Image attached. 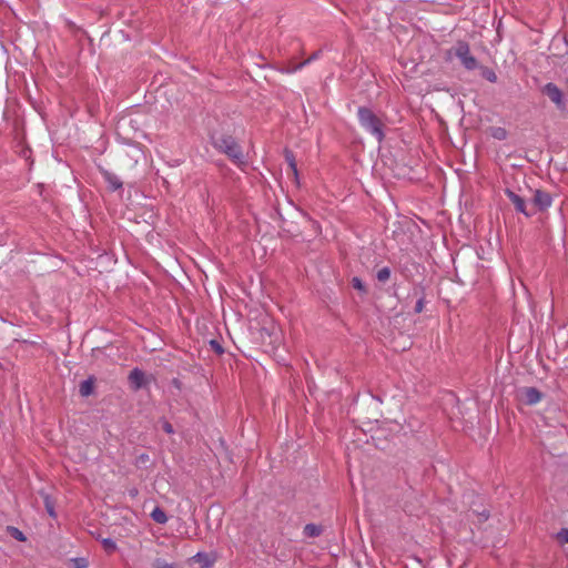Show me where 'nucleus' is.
<instances>
[{
	"label": "nucleus",
	"mask_w": 568,
	"mask_h": 568,
	"mask_svg": "<svg viewBox=\"0 0 568 568\" xmlns=\"http://www.w3.org/2000/svg\"><path fill=\"white\" fill-rule=\"evenodd\" d=\"M357 119L361 128L372 136H374L379 143L385 139V116L378 115L373 109L368 106L357 108Z\"/></svg>",
	"instance_id": "f257e3e1"
},
{
	"label": "nucleus",
	"mask_w": 568,
	"mask_h": 568,
	"mask_svg": "<svg viewBox=\"0 0 568 568\" xmlns=\"http://www.w3.org/2000/svg\"><path fill=\"white\" fill-rule=\"evenodd\" d=\"M211 142L216 151L225 154L236 165L245 164L242 148L232 135L213 134L211 136Z\"/></svg>",
	"instance_id": "f03ea898"
},
{
	"label": "nucleus",
	"mask_w": 568,
	"mask_h": 568,
	"mask_svg": "<svg viewBox=\"0 0 568 568\" xmlns=\"http://www.w3.org/2000/svg\"><path fill=\"white\" fill-rule=\"evenodd\" d=\"M453 57L457 58L462 65L468 71H473L479 68L477 59L470 53V47L468 42L464 40L457 41L454 47L446 51L447 60H452Z\"/></svg>",
	"instance_id": "7ed1b4c3"
},
{
	"label": "nucleus",
	"mask_w": 568,
	"mask_h": 568,
	"mask_svg": "<svg viewBox=\"0 0 568 568\" xmlns=\"http://www.w3.org/2000/svg\"><path fill=\"white\" fill-rule=\"evenodd\" d=\"M541 92L547 95L551 102H554L556 104V106L559 109V110H565L566 109V104H565V100H564V93L562 91L558 88V85H556L555 83L552 82H549V83H546L542 88H541Z\"/></svg>",
	"instance_id": "20e7f679"
},
{
	"label": "nucleus",
	"mask_w": 568,
	"mask_h": 568,
	"mask_svg": "<svg viewBox=\"0 0 568 568\" xmlns=\"http://www.w3.org/2000/svg\"><path fill=\"white\" fill-rule=\"evenodd\" d=\"M128 379L133 390H140L150 383L151 377H148L142 369L135 367L130 372Z\"/></svg>",
	"instance_id": "39448f33"
},
{
	"label": "nucleus",
	"mask_w": 568,
	"mask_h": 568,
	"mask_svg": "<svg viewBox=\"0 0 568 568\" xmlns=\"http://www.w3.org/2000/svg\"><path fill=\"white\" fill-rule=\"evenodd\" d=\"M532 202L539 211H545L551 206L552 197L548 192L536 190Z\"/></svg>",
	"instance_id": "423d86ee"
},
{
	"label": "nucleus",
	"mask_w": 568,
	"mask_h": 568,
	"mask_svg": "<svg viewBox=\"0 0 568 568\" xmlns=\"http://www.w3.org/2000/svg\"><path fill=\"white\" fill-rule=\"evenodd\" d=\"M100 172H101L103 180L108 184L109 190L116 191V190L122 189L123 183H122L121 179L115 173H113L109 170H105V169H101Z\"/></svg>",
	"instance_id": "0eeeda50"
},
{
	"label": "nucleus",
	"mask_w": 568,
	"mask_h": 568,
	"mask_svg": "<svg viewBox=\"0 0 568 568\" xmlns=\"http://www.w3.org/2000/svg\"><path fill=\"white\" fill-rule=\"evenodd\" d=\"M521 395L525 404L527 405H536L542 398V394L536 387H524L521 389Z\"/></svg>",
	"instance_id": "6e6552de"
},
{
	"label": "nucleus",
	"mask_w": 568,
	"mask_h": 568,
	"mask_svg": "<svg viewBox=\"0 0 568 568\" xmlns=\"http://www.w3.org/2000/svg\"><path fill=\"white\" fill-rule=\"evenodd\" d=\"M505 193L518 212L525 214L526 216H530V214L526 211V203L521 196H519L518 194H516L514 191H511L509 189H507Z\"/></svg>",
	"instance_id": "1a4fd4ad"
},
{
	"label": "nucleus",
	"mask_w": 568,
	"mask_h": 568,
	"mask_svg": "<svg viewBox=\"0 0 568 568\" xmlns=\"http://www.w3.org/2000/svg\"><path fill=\"white\" fill-rule=\"evenodd\" d=\"M321 54H322V50H318V51L314 52L312 55H310L303 62H301L298 64H294L292 67H288L287 69L283 70V72H286V73L297 72V71L302 70L304 67L308 65L311 62L317 60L321 57Z\"/></svg>",
	"instance_id": "9d476101"
},
{
	"label": "nucleus",
	"mask_w": 568,
	"mask_h": 568,
	"mask_svg": "<svg viewBox=\"0 0 568 568\" xmlns=\"http://www.w3.org/2000/svg\"><path fill=\"white\" fill-rule=\"evenodd\" d=\"M94 390V379L89 377L80 383L79 393L82 397L90 396Z\"/></svg>",
	"instance_id": "9b49d317"
},
{
	"label": "nucleus",
	"mask_w": 568,
	"mask_h": 568,
	"mask_svg": "<svg viewBox=\"0 0 568 568\" xmlns=\"http://www.w3.org/2000/svg\"><path fill=\"white\" fill-rule=\"evenodd\" d=\"M322 527L316 524H307L303 529L304 536L310 538L318 537L322 534Z\"/></svg>",
	"instance_id": "f8f14e48"
},
{
	"label": "nucleus",
	"mask_w": 568,
	"mask_h": 568,
	"mask_svg": "<svg viewBox=\"0 0 568 568\" xmlns=\"http://www.w3.org/2000/svg\"><path fill=\"white\" fill-rule=\"evenodd\" d=\"M150 516L156 524L163 525L168 521V516L161 507H155Z\"/></svg>",
	"instance_id": "ddd939ff"
},
{
	"label": "nucleus",
	"mask_w": 568,
	"mask_h": 568,
	"mask_svg": "<svg viewBox=\"0 0 568 568\" xmlns=\"http://www.w3.org/2000/svg\"><path fill=\"white\" fill-rule=\"evenodd\" d=\"M478 69H480V74L484 79H486L490 83L497 82V74L495 73V71L493 69H489L487 67H480V65Z\"/></svg>",
	"instance_id": "4468645a"
},
{
	"label": "nucleus",
	"mask_w": 568,
	"mask_h": 568,
	"mask_svg": "<svg viewBox=\"0 0 568 568\" xmlns=\"http://www.w3.org/2000/svg\"><path fill=\"white\" fill-rule=\"evenodd\" d=\"M7 532L12 537L14 538L16 540L18 541H26L27 540V537L26 535L17 527L14 526H8L7 527Z\"/></svg>",
	"instance_id": "2eb2a0df"
},
{
	"label": "nucleus",
	"mask_w": 568,
	"mask_h": 568,
	"mask_svg": "<svg viewBox=\"0 0 568 568\" xmlns=\"http://www.w3.org/2000/svg\"><path fill=\"white\" fill-rule=\"evenodd\" d=\"M285 160L288 163V166L292 170L294 176L297 178V166L295 162V156L292 151L285 150Z\"/></svg>",
	"instance_id": "dca6fc26"
},
{
	"label": "nucleus",
	"mask_w": 568,
	"mask_h": 568,
	"mask_svg": "<svg viewBox=\"0 0 568 568\" xmlns=\"http://www.w3.org/2000/svg\"><path fill=\"white\" fill-rule=\"evenodd\" d=\"M390 268L388 266H384L376 272V278L381 283H386L390 278Z\"/></svg>",
	"instance_id": "f3484780"
},
{
	"label": "nucleus",
	"mask_w": 568,
	"mask_h": 568,
	"mask_svg": "<svg viewBox=\"0 0 568 568\" xmlns=\"http://www.w3.org/2000/svg\"><path fill=\"white\" fill-rule=\"evenodd\" d=\"M194 559L200 561L202 564V568H211L212 567V560L207 557L206 554L197 552L194 556Z\"/></svg>",
	"instance_id": "a211bd4d"
},
{
	"label": "nucleus",
	"mask_w": 568,
	"mask_h": 568,
	"mask_svg": "<svg viewBox=\"0 0 568 568\" xmlns=\"http://www.w3.org/2000/svg\"><path fill=\"white\" fill-rule=\"evenodd\" d=\"M351 283L355 290H357L362 294H366V292H367L366 286L359 277H353Z\"/></svg>",
	"instance_id": "6ab92c4d"
},
{
	"label": "nucleus",
	"mask_w": 568,
	"mask_h": 568,
	"mask_svg": "<svg viewBox=\"0 0 568 568\" xmlns=\"http://www.w3.org/2000/svg\"><path fill=\"white\" fill-rule=\"evenodd\" d=\"M153 567L154 568H176V566L174 564H169L165 560L160 559V558L155 559Z\"/></svg>",
	"instance_id": "aec40b11"
},
{
	"label": "nucleus",
	"mask_w": 568,
	"mask_h": 568,
	"mask_svg": "<svg viewBox=\"0 0 568 568\" xmlns=\"http://www.w3.org/2000/svg\"><path fill=\"white\" fill-rule=\"evenodd\" d=\"M557 539L561 542V544H568V529L567 528H561L558 534H557Z\"/></svg>",
	"instance_id": "412c9836"
},
{
	"label": "nucleus",
	"mask_w": 568,
	"mask_h": 568,
	"mask_svg": "<svg viewBox=\"0 0 568 568\" xmlns=\"http://www.w3.org/2000/svg\"><path fill=\"white\" fill-rule=\"evenodd\" d=\"M424 307H425V296H424V295H422V296L417 300V302H416V304H415V307H414V311H415V313H416V314H419V313H422V312H423Z\"/></svg>",
	"instance_id": "4be33fe9"
},
{
	"label": "nucleus",
	"mask_w": 568,
	"mask_h": 568,
	"mask_svg": "<svg viewBox=\"0 0 568 568\" xmlns=\"http://www.w3.org/2000/svg\"><path fill=\"white\" fill-rule=\"evenodd\" d=\"M210 346L212 347V349H214V352L216 354H223L224 353V348L222 347L220 342H217L216 339H211L210 341Z\"/></svg>",
	"instance_id": "5701e85b"
},
{
	"label": "nucleus",
	"mask_w": 568,
	"mask_h": 568,
	"mask_svg": "<svg viewBox=\"0 0 568 568\" xmlns=\"http://www.w3.org/2000/svg\"><path fill=\"white\" fill-rule=\"evenodd\" d=\"M44 503H45V508H47V511L48 514L51 516V517H55V511H54V507L49 498V496L45 497L44 499Z\"/></svg>",
	"instance_id": "b1692460"
},
{
	"label": "nucleus",
	"mask_w": 568,
	"mask_h": 568,
	"mask_svg": "<svg viewBox=\"0 0 568 568\" xmlns=\"http://www.w3.org/2000/svg\"><path fill=\"white\" fill-rule=\"evenodd\" d=\"M74 568H87L88 561L84 558H75L73 559Z\"/></svg>",
	"instance_id": "393cba45"
},
{
	"label": "nucleus",
	"mask_w": 568,
	"mask_h": 568,
	"mask_svg": "<svg viewBox=\"0 0 568 568\" xmlns=\"http://www.w3.org/2000/svg\"><path fill=\"white\" fill-rule=\"evenodd\" d=\"M103 546L105 547V549L108 550H115L116 548V545H115V541L112 540L111 538H106L103 540Z\"/></svg>",
	"instance_id": "a878e982"
},
{
	"label": "nucleus",
	"mask_w": 568,
	"mask_h": 568,
	"mask_svg": "<svg viewBox=\"0 0 568 568\" xmlns=\"http://www.w3.org/2000/svg\"><path fill=\"white\" fill-rule=\"evenodd\" d=\"M162 428H163V430L166 434H173L174 433L173 426L171 425V423H169L165 419L162 420Z\"/></svg>",
	"instance_id": "bb28decb"
},
{
	"label": "nucleus",
	"mask_w": 568,
	"mask_h": 568,
	"mask_svg": "<svg viewBox=\"0 0 568 568\" xmlns=\"http://www.w3.org/2000/svg\"><path fill=\"white\" fill-rule=\"evenodd\" d=\"M494 138L496 139H499V140H503L506 138V131L501 128H498L496 129L495 133H494Z\"/></svg>",
	"instance_id": "cd10ccee"
},
{
	"label": "nucleus",
	"mask_w": 568,
	"mask_h": 568,
	"mask_svg": "<svg viewBox=\"0 0 568 568\" xmlns=\"http://www.w3.org/2000/svg\"><path fill=\"white\" fill-rule=\"evenodd\" d=\"M150 460V457L148 454H141L140 456H138L136 458V465H140V464H145Z\"/></svg>",
	"instance_id": "c85d7f7f"
},
{
	"label": "nucleus",
	"mask_w": 568,
	"mask_h": 568,
	"mask_svg": "<svg viewBox=\"0 0 568 568\" xmlns=\"http://www.w3.org/2000/svg\"><path fill=\"white\" fill-rule=\"evenodd\" d=\"M274 336V339L271 341V343H275L278 341V334H277V331L275 327L272 328V332L270 333V337H273Z\"/></svg>",
	"instance_id": "c756f323"
},
{
	"label": "nucleus",
	"mask_w": 568,
	"mask_h": 568,
	"mask_svg": "<svg viewBox=\"0 0 568 568\" xmlns=\"http://www.w3.org/2000/svg\"><path fill=\"white\" fill-rule=\"evenodd\" d=\"M138 494H139V490H138L136 488H131V489H129V495H130L131 497H133V498H134V497H136V496H138Z\"/></svg>",
	"instance_id": "7c9ffc66"
},
{
	"label": "nucleus",
	"mask_w": 568,
	"mask_h": 568,
	"mask_svg": "<svg viewBox=\"0 0 568 568\" xmlns=\"http://www.w3.org/2000/svg\"><path fill=\"white\" fill-rule=\"evenodd\" d=\"M480 516H483V519H484V520H487V519H488V517H489V514H488L487 511H485V510H484V511L480 514Z\"/></svg>",
	"instance_id": "2f4dec72"
}]
</instances>
